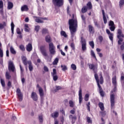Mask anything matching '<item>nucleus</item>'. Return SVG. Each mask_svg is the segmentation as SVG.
Segmentation results:
<instances>
[{"instance_id":"obj_53","label":"nucleus","mask_w":124,"mask_h":124,"mask_svg":"<svg viewBox=\"0 0 124 124\" xmlns=\"http://www.w3.org/2000/svg\"><path fill=\"white\" fill-rule=\"evenodd\" d=\"M98 39L100 42L101 43L103 41V37H102L101 35H100L98 36Z\"/></svg>"},{"instance_id":"obj_23","label":"nucleus","mask_w":124,"mask_h":124,"mask_svg":"<svg viewBox=\"0 0 124 124\" xmlns=\"http://www.w3.org/2000/svg\"><path fill=\"white\" fill-rule=\"evenodd\" d=\"M39 93L40 97L42 98V97H43V96H44V93H43V89H42V88H40V89H39Z\"/></svg>"},{"instance_id":"obj_39","label":"nucleus","mask_w":124,"mask_h":124,"mask_svg":"<svg viewBox=\"0 0 124 124\" xmlns=\"http://www.w3.org/2000/svg\"><path fill=\"white\" fill-rule=\"evenodd\" d=\"M69 104L70 105V107H71L72 108H73V107H74V102H73V101L70 100L69 101Z\"/></svg>"},{"instance_id":"obj_22","label":"nucleus","mask_w":124,"mask_h":124,"mask_svg":"<svg viewBox=\"0 0 124 124\" xmlns=\"http://www.w3.org/2000/svg\"><path fill=\"white\" fill-rule=\"evenodd\" d=\"M5 27H6V22L3 21L2 23H0V30H3Z\"/></svg>"},{"instance_id":"obj_64","label":"nucleus","mask_w":124,"mask_h":124,"mask_svg":"<svg viewBox=\"0 0 124 124\" xmlns=\"http://www.w3.org/2000/svg\"><path fill=\"white\" fill-rule=\"evenodd\" d=\"M53 76L54 81H57V80H58V76L55 75V76Z\"/></svg>"},{"instance_id":"obj_26","label":"nucleus","mask_w":124,"mask_h":124,"mask_svg":"<svg viewBox=\"0 0 124 124\" xmlns=\"http://www.w3.org/2000/svg\"><path fill=\"white\" fill-rule=\"evenodd\" d=\"M112 84L114 86H117V78L115 76L112 79Z\"/></svg>"},{"instance_id":"obj_35","label":"nucleus","mask_w":124,"mask_h":124,"mask_svg":"<svg viewBox=\"0 0 124 124\" xmlns=\"http://www.w3.org/2000/svg\"><path fill=\"white\" fill-rule=\"evenodd\" d=\"M94 78H95V79L96 81V82L99 83V79L98 78V75H97V74L96 73H95Z\"/></svg>"},{"instance_id":"obj_27","label":"nucleus","mask_w":124,"mask_h":124,"mask_svg":"<svg viewBox=\"0 0 124 124\" xmlns=\"http://www.w3.org/2000/svg\"><path fill=\"white\" fill-rule=\"evenodd\" d=\"M45 39L46 42H47V43H51V37H50V35L46 36Z\"/></svg>"},{"instance_id":"obj_61","label":"nucleus","mask_w":124,"mask_h":124,"mask_svg":"<svg viewBox=\"0 0 124 124\" xmlns=\"http://www.w3.org/2000/svg\"><path fill=\"white\" fill-rule=\"evenodd\" d=\"M44 70H45V71H46V72H48V71H49V69L48 68V67L46 66H44Z\"/></svg>"},{"instance_id":"obj_8","label":"nucleus","mask_w":124,"mask_h":124,"mask_svg":"<svg viewBox=\"0 0 124 124\" xmlns=\"http://www.w3.org/2000/svg\"><path fill=\"white\" fill-rule=\"evenodd\" d=\"M89 66V69H91L93 71L94 73H97V65H94L93 64L88 63Z\"/></svg>"},{"instance_id":"obj_33","label":"nucleus","mask_w":124,"mask_h":124,"mask_svg":"<svg viewBox=\"0 0 124 124\" xmlns=\"http://www.w3.org/2000/svg\"><path fill=\"white\" fill-rule=\"evenodd\" d=\"M42 33L44 35L47 34V33H48V29L45 28L43 29Z\"/></svg>"},{"instance_id":"obj_63","label":"nucleus","mask_w":124,"mask_h":124,"mask_svg":"<svg viewBox=\"0 0 124 124\" xmlns=\"http://www.w3.org/2000/svg\"><path fill=\"white\" fill-rule=\"evenodd\" d=\"M94 23L96 27H97V28H100V26L99 25V24H98V23H97V21H95L94 22Z\"/></svg>"},{"instance_id":"obj_55","label":"nucleus","mask_w":124,"mask_h":124,"mask_svg":"<svg viewBox=\"0 0 124 124\" xmlns=\"http://www.w3.org/2000/svg\"><path fill=\"white\" fill-rule=\"evenodd\" d=\"M91 55L93 56V58H94L95 60H96V56H95V54H94V52L92 50L91 51Z\"/></svg>"},{"instance_id":"obj_62","label":"nucleus","mask_w":124,"mask_h":124,"mask_svg":"<svg viewBox=\"0 0 124 124\" xmlns=\"http://www.w3.org/2000/svg\"><path fill=\"white\" fill-rule=\"evenodd\" d=\"M117 91V85H114V88L113 89V91H111V93H115V92Z\"/></svg>"},{"instance_id":"obj_20","label":"nucleus","mask_w":124,"mask_h":124,"mask_svg":"<svg viewBox=\"0 0 124 124\" xmlns=\"http://www.w3.org/2000/svg\"><path fill=\"white\" fill-rule=\"evenodd\" d=\"M21 11H29V8L28 7V6L27 5H24L23 6L21 7Z\"/></svg>"},{"instance_id":"obj_17","label":"nucleus","mask_w":124,"mask_h":124,"mask_svg":"<svg viewBox=\"0 0 124 124\" xmlns=\"http://www.w3.org/2000/svg\"><path fill=\"white\" fill-rule=\"evenodd\" d=\"M102 13L103 14L104 23V24H107V18H106V16H105V12H104V10H102Z\"/></svg>"},{"instance_id":"obj_36","label":"nucleus","mask_w":124,"mask_h":124,"mask_svg":"<svg viewBox=\"0 0 124 124\" xmlns=\"http://www.w3.org/2000/svg\"><path fill=\"white\" fill-rule=\"evenodd\" d=\"M124 0H120L119 1V6L120 8H122L124 6Z\"/></svg>"},{"instance_id":"obj_12","label":"nucleus","mask_w":124,"mask_h":124,"mask_svg":"<svg viewBox=\"0 0 124 124\" xmlns=\"http://www.w3.org/2000/svg\"><path fill=\"white\" fill-rule=\"evenodd\" d=\"M31 97L34 101H37V100H38L37 94H36L35 92H32L31 94Z\"/></svg>"},{"instance_id":"obj_47","label":"nucleus","mask_w":124,"mask_h":124,"mask_svg":"<svg viewBox=\"0 0 124 124\" xmlns=\"http://www.w3.org/2000/svg\"><path fill=\"white\" fill-rule=\"evenodd\" d=\"M19 49L22 51H24L26 50V49L25 48V46H24V45H21L19 46Z\"/></svg>"},{"instance_id":"obj_59","label":"nucleus","mask_w":124,"mask_h":124,"mask_svg":"<svg viewBox=\"0 0 124 124\" xmlns=\"http://www.w3.org/2000/svg\"><path fill=\"white\" fill-rule=\"evenodd\" d=\"M87 122L88 124H92L93 123V121L91 120V117H87Z\"/></svg>"},{"instance_id":"obj_6","label":"nucleus","mask_w":124,"mask_h":124,"mask_svg":"<svg viewBox=\"0 0 124 124\" xmlns=\"http://www.w3.org/2000/svg\"><path fill=\"white\" fill-rule=\"evenodd\" d=\"M80 42L82 45V50L83 51H86L87 50V41H86V39H84L83 37H81Z\"/></svg>"},{"instance_id":"obj_9","label":"nucleus","mask_w":124,"mask_h":124,"mask_svg":"<svg viewBox=\"0 0 124 124\" xmlns=\"http://www.w3.org/2000/svg\"><path fill=\"white\" fill-rule=\"evenodd\" d=\"M16 94L18 97L19 101H22L23 100V93L21 92L20 88H17Z\"/></svg>"},{"instance_id":"obj_42","label":"nucleus","mask_w":124,"mask_h":124,"mask_svg":"<svg viewBox=\"0 0 124 124\" xmlns=\"http://www.w3.org/2000/svg\"><path fill=\"white\" fill-rule=\"evenodd\" d=\"M56 89L54 90V92L55 93H57L58 92V91H60L61 90H62V87L60 86H56Z\"/></svg>"},{"instance_id":"obj_46","label":"nucleus","mask_w":124,"mask_h":124,"mask_svg":"<svg viewBox=\"0 0 124 124\" xmlns=\"http://www.w3.org/2000/svg\"><path fill=\"white\" fill-rule=\"evenodd\" d=\"M109 38L111 42H113V37L114 36V34L113 33H110V34L108 35Z\"/></svg>"},{"instance_id":"obj_10","label":"nucleus","mask_w":124,"mask_h":124,"mask_svg":"<svg viewBox=\"0 0 124 124\" xmlns=\"http://www.w3.org/2000/svg\"><path fill=\"white\" fill-rule=\"evenodd\" d=\"M110 104L111 108H113L115 106V94H111L110 96Z\"/></svg>"},{"instance_id":"obj_38","label":"nucleus","mask_w":124,"mask_h":124,"mask_svg":"<svg viewBox=\"0 0 124 124\" xmlns=\"http://www.w3.org/2000/svg\"><path fill=\"white\" fill-rule=\"evenodd\" d=\"M61 35H62V36H64V37H67V35L64 31H61Z\"/></svg>"},{"instance_id":"obj_11","label":"nucleus","mask_w":124,"mask_h":124,"mask_svg":"<svg viewBox=\"0 0 124 124\" xmlns=\"http://www.w3.org/2000/svg\"><path fill=\"white\" fill-rule=\"evenodd\" d=\"M69 118L70 119V120H71V123L72 124H75V122H76L77 120V116H73V115H70L69 116Z\"/></svg>"},{"instance_id":"obj_3","label":"nucleus","mask_w":124,"mask_h":124,"mask_svg":"<svg viewBox=\"0 0 124 124\" xmlns=\"http://www.w3.org/2000/svg\"><path fill=\"white\" fill-rule=\"evenodd\" d=\"M117 38L119 39L118 41V45H122V42L124 41V34H123V32L121 29L117 30Z\"/></svg>"},{"instance_id":"obj_21","label":"nucleus","mask_w":124,"mask_h":124,"mask_svg":"<svg viewBox=\"0 0 124 124\" xmlns=\"http://www.w3.org/2000/svg\"><path fill=\"white\" fill-rule=\"evenodd\" d=\"M98 105L101 111H104V104L102 102H99Z\"/></svg>"},{"instance_id":"obj_54","label":"nucleus","mask_w":124,"mask_h":124,"mask_svg":"<svg viewBox=\"0 0 124 124\" xmlns=\"http://www.w3.org/2000/svg\"><path fill=\"white\" fill-rule=\"evenodd\" d=\"M39 29H40V26H37L35 27V31H36V32H38L39 31Z\"/></svg>"},{"instance_id":"obj_30","label":"nucleus","mask_w":124,"mask_h":124,"mask_svg":"<svg viewBox=\"0 0 124 124\" xmlns=\"http://www.w3.org/2000/svg\"><path fill=\"white\" fill-rule=\"evenodd\" d=\"M38 119H39L40 123L42 124V123H43V115L41 114V115H39Z\"/></svg>"},{"instance_id":"obj_25","label":"nucleus","mask_w":124,"mask_h":124,"mask_svg":"<svg viewBox=\"0 0 124 124\" xmlns=\"http://www.w3.org/2000/svg\"><path fill=\"white\" fill-rule=\"evenodd\" d=\"M22 60L23 62V64H24V65H27V64H28V61L27 60V58L26 57L23 56L22 57Z\"/></svg>"},{"instance_id":"obj_29","label":"nucleus","mask_w":124,"mask_h":124,"mask_svg":"<svg viewBox=\"0 0 124 124\" xmlns=\"http://www.w3.org/2000/svg\"><path fill=\"white\" fill-rule=\"evenodd\" d=\"M87 11H88V8L86 6H84L81 9V12H82V13H86V12H87Z\"/></svg>"},{"instance_id":"obj_40","label":"nucleus","mask_w":124,"mask_h":124,"mask_svg":"<svg viewBox=\"0 0 124 124\" xmlns=\"http://www.w3.org/2000/svg\"><path fill=\"white\" fill-rule=\"evenodd\" d=\"M61 68H62V71H65L67 70V67L65 65H61Z\"/></svg>"},{"instance_id":"obj_32","label":"nucleus","mask_w":124,"mask_h":124,"mask_svg":"<svg viewBox=\"0 0 124 124\" xmlns=\"http://www.w3.org/2000/svg\"><path fill=\"white\" fill-rule=\"evenodd\" d=\"M11 31H12V34H14V27H15V25H14V23L12 22L11 24Z\"/></svg>"},{"instance_id":"obj_49","label":"nucleus","mask_w":124,"mask_h":124,"mask_svg":"<svg viewBox=\"0 0 124 124\" xmlns=\"http://www.w3.org/2000/svg\"><path fill=\"white\" fill-rule=\"evenodd\" d=\"M115 29H116L115 25L113 26H109V30L111 31H115Z\"/></svg>"},{"instance_id":"obj_44","label":"nucleus","mask_w":124,"mask_h":124,"mask_svg":"<svg viewBox=\"0 0 124 124\" xmlns=\"http://www.w3.org/2000/svg\"><path fill=\"white\" fill-rule=\"evenodd\" d=\"M58 62H59V58H56L53 61V64L56 65V64H58Z\"/></svg>"},{"instance_id":"obj_2","label":"nucleus","mask_w":124,"mask_h":124,"mask_svg":"<svg viewBox=\"0 0 124 124\" xmlns=\"http://www.w3.org/2000/svg\"><path fill=\"white\" fill-rule=\"evenodd\" d=\"M40 51L42 55L45 57V59L46 60L47 62H50L52 60V56L49 59V56H48V53H47V50H46V48H45V46H40Z\"/></svg>"},{"instance_id":"obj_51","label":"nucleus","mask_w":124,"mask_h":124,"mask_svg":"<svg viewBox=\"0 0 124 124\" xmlns=\"http://www.w3.org/2000/svg\"><path fill=\"white\" fill-rule=\"evenodd\" d=\"M108 26H109V27L115 26V24H114V22L113 21L110 20L108 24Z\"/></svg>"},{"instance_id":"obj_58","label":"nucleus","mask_w":124,"mask_h":124,"mask_svg":"<svg viewBox=\"0 0 124 124\" xmlns=\"http://www.w3.org/2000/svg\"><path fill=\"white\" fill-rule=\"evenodd\" d=\"M16 32L17 34H22V32H21V30H20V28L16 29Z\"/></svg>"},{"instance_id":"obj_41","label":"nucleus","mask_w":124,"mask_h":124,"mask_svg":"<svg viewBox=\"0 0 124 124\" xmlns=\"http://www.w3.org/2000/svg\"><path fill=\"white\" fill-rule=\"evenodd\" d=\"M5 76L6 79H8V80H9V79L11 78V76L9 74V73H8V72H6Z\"/></svg>"},{"instance_id":"obj_1","label":"nucleus","mask_w":124,"mask_h":124,"mask_svg":"<svg viewBox=\"0 0 124 124\" xmlns=\"http://www.w3.org/2000/svg\"><path fill=\"white\" fill-rule=\"evenodd\" d=\"M68 24L69 25V29L71 32V38L73 39L74 35L76 33L77 29L78 27V22L77 19H74V15H73V18L69 20Z\"/></svg>"},{"instance_id":"obj_5","label":"nucleus","mask_w":124,"mask_h":124,"mask_svg":"<svg viewBox=\"0 0 124 124\" xmlns=\"http://www.w3.org/2000/svg\"><path fill=\"white\" fill-rule=\"evenodd\" d=\"M56 47L55 46H54V44L53 43H50L49 44V51L52 56H54V55H56Z\"/></svg>"},{"instance_id":"obj_28","label":"nucleus","mask_w":124,"mask_h":124,"mask_svg":"<svg viewBox=\"0 0 124 124\" xmlns=\"http://www.w3.org/2000/svg\"><path fill=\"white\" fill-rule=\"evenodd\" d=\"M10 52L13 55H16V51L15 49H14V48H13V46H11L10 48Z\"/></svg>"},{"instance_id":"obj_57","label":"nucleus","mask_w":124,"mask_h":124,"mask_svg":"<svg viewBox=\"0 0 124 124\" xmlns=\"http://www.w3.org/2000/svg\"><path fill=\"white\" fill-rule=\"evenodd\" d=\"M70 46H71L72 49H73V50H75V45L74 44V43H72L71 44Z\"/></svg>"},{"instance_id":"obj_48","label":"nucleus","mask_w":124,"mask_h":124,"mask_svg":"<svg viewBox=\"0 0 124 124\" xmlns=\"http://www.w3.org/2000/svg\"><path fill=\"white\" fill-rule=\"evenodd\" d=\"M90 105H91V103L90 102H89L88 103L86 104V106L87 107V110H88V111H91V108L90 107Z\"/></svg>"},{"instance_id":"obj_14","label":"nucleus","mask_w":124,"mask_h":124,"mask_svg":"<svg viewBox=\"0 0 124 124\" xmlns=\"http://www.w3.org/2000/svg\"><path fill=\"white\" fill-rule=\"evenodd\" d=\"M26 50L28 52H31L32 51V45L31 44L29 43L26 46Z\"/></svg>"},{"instance_id":"obj_4","label":"nucleus","mask_w":124,"mask_h":124,"mask_svg":"<svg viewBox=\"0 0 124 124\" xmlns=\"http://www.w3.org/2000/svg\"><path fill=\"white\" fill-rule=\"evenodd\" d=\"M63 0H52V3L54 6L62 7L63 5Z\"/></svg>"},{"instance_id":"obj_18","label":"nucleus","mask_w":124,"mask_h":124,"mask_svg":"<svg viewBox=\"0 0 124 124\" xmlns=\"http://www.w3.org/2000/svg\"><path fill=\"white\" fill-rule=\"evenodd\" d=\"M89 31L90 33H94V29L92 25L88 26Z\"/></svg>"},{"instance_id":"obj_52","label":"nucleus","mask_w":124,"mask_h":124,"mask_svg":"<svg viewBox=\"0 0 124 124\" xmlns=\"http://www.w3.org/2000/svg\"><path fill=\"white\" fill-rule=\"evenodd\" d=\"M99 93H100L101 96H102V97H103V96H104V92L103 91V90H100Z\"/></svg>"},{"instance_id":"obj_34","label":"nucleus","mask_w":124,"mask_h":124,"mask_svg":"<svg viewBox=\"0 0 124 124\" xmlns=\"http://www.w3.org/2000/svg\"><path fill=\"white\" fill-rule=\"evenodd\" d=\"M0 83L3 87H5V82L4 81V79H2V78H0Z\"/></svg>"},{"instance_id":"obj_7","label":"nucleus","mask_w":124,"mask_h":124,"mask_svg":"<svg viewBox=\"0 0 124 124\" xmlns=\"http://www.w3.org/2000/svg\"><path fill=\"white\" fill-rule=\"evenodd\" d=\"M8 70L9 71H12V72H14L15 71V65H14V63L12 61H9L8 63Z\"/></svg>"},{"instance_id":"obj_56","label":"nucleus","mask_w":124,"mask_h":124,"mask_svg":"<svg viewBox=\"0 0 124 124\" xmlns=\"http://www.w3.org/2000/svg\"><path fill=\"white\" fill-rule=\"evenodd\" d=\"M3 57V51H2V49L0 48V57L2 58Z\"/></svg>"},{"instance_id":"obj_43","label":"nucleus","mask_w":124,"mask_h":124,"mask_svg":"<svg viewBox=\"0 0 124 124\" xmlns=\"http://www.w3.org/2000/svg\"><path fill=\"white\" fill-rule=\"evenodd\" d=\"M89 97H90V94H89L88 93L86 94L84 97V100L85 101H88V100H89Z\"/></svg>"},{"instance_id":"obj_45","label":"nucleus","mask_w":124,"mask_h":124,"mask_svg":"<svg viewBox=\"0 0 124 124\" xmlns=\"http://www.w3.org/2000/svg\"><path fill=\"white\" fill-rule=\"evenodd\" d=\"M71 68H72L73 70H76V69H77V67L75 64H72L71 65Z\"/></svg>"},{"instance_id":"obj_19","label":"nucleus","mask_w":124,"mask_h":124,"mask_svg":"<svg viewBox=\"0 0 124 124\" xmlns=\"http://www.w3.org/2000/svg\"><path fill=\"white\" fill-rule=\"evenodd\" d=\"M13 6H14L13 3L10 1L8 2L7 9H8V10H10V9H12L13 8Z\"/></svg>"},{"instance_id":"obj_13","label":"nucleus","mask_w":124,"mask_h":124,"mask_svg":"<svg viewBox=\"0 0 124 124\" xmlns=\"http://www.w3.org/2000/svg\"><path fill=\"white\" fill-rule=\"evenodd\" d=\"M78 96H79V103L81 104L82 103V100H83V97L82 96V89L79 88V91L78 92Z\"/></svg>"},{"instance_id":"obj_24","label":"nucleus","mask_w":124,"mask_h":124,"mask_svg":"<svg viewBox=\"0 0 124 124\" xmlns=\"http://www.w3.org/2000/svg\"><path fill=\"white\" fill-rule=\"evenodd\" d=\"M51 117L54 119L55 118H58L59 117V112L58 111L54 112L51 114Z\"/></svg>"},{"instance_id":"obj_31","label":"nucleus","mask_w":124,"mask_h":124,"mask_svg":"<svg viewBox=\"0 0 124 124\" xmlns=\"http://www.w3.org/2000/svg\"><path fill=\"white\" fill-rule=\"evenodd\" d=\"M87 8L89 10L92 9L93 8V5H92V2L91 1H89L87 4Z\"/></svg>"},{"instance_id":"obj_60","label":"nucleus","mask_w":124,"mask_h":124,"mask_svg":"<svg viewBox=\"0 0 124 124\" xmlns=\"http://www.w3.org/2000/svg\"><path fill=\"white\" fill-rule=\"evenodd\" d=\"M103 77H102V75H101V77L100 78V83L103 84Z\"/></svg>"},{"instance_id":"obj_16","label":"nucleus","mask_w":124,"mask_h":124,"mask_svg":"<svg viewBox=\"0 0 124 124\" xmlns=\"http://www.w3.org/2000/svg\"><path fill=\"white\" fill-rule=\"evenodd\" d=\"M34 18H35V21L36 23H44V22L41 19H42V17L34 16Z\"/></svg>"},{"instance_id":"obj_37","label":"nucleus","mask_w":124,"mask_h":124,"mask_svg":"<svg viewBox=\"0 0 124 124\" xmlns=\"http://www.w3.org/2000/svg\"><path fill=\"white\" fill-rule=\"evenodd\" d=\"M89 43L92 49H93L94 48V43H93V41H90Z\"/></svg>"},{"instance_id":"obj_50","label":"nucleus","mask_w":124,"mask_h":124,"mask_svg":"<svg viewBox=\"0 0 124 124\" xmlns=\"http://www.w3.org/2000/svg\"><path fill=\"white\" fill-rule=\"evenodd\" d=\"M51 74L52 76L57 75V70H56V69H53V73H52Z\"/></svg>"},{"instance_id":"obj_15","label":"nucleus","mask_w":124,"mask_h":124,"mask_svg":"<svg viewBox=\"0 0 124 124\" xmlns=\"http://www.w3.org/2000/svg\"><path fill=\"white\" fill-rule=\"evenodd\" d=\"M28 64H29L28 67L30 71H32V70H33V66H32V64L31 63V61H28Z\"/></svg>"}]
</instances>
